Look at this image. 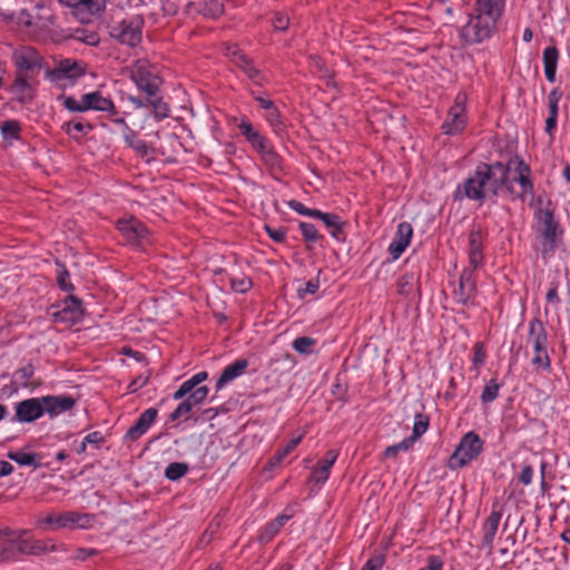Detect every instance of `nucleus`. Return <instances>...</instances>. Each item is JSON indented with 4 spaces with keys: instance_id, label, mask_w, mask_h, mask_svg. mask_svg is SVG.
I'll list each match as a JSON object with an SVG mask.
<instances>
[{
    "instance_id": "46",
    "label": "nucleus",
    "mask_w": 570,
    "mask_h": 570,
    "mask_svg": "<svg viewBox=\"0 0 570 570\" xmlns=\"http://www.w3.org/2000/svg\"><path fill=\"white\" fill-rule=\"evenodd\" d=\"M414 285V274L413 273H404L397 283V291L402 295H409Z\"/></svg>"
},
{
    "instance_id": "2",
    "label": "nucleus",
    "mask_w": 570,
    "mask_h": 570,
    "mask_svg": "<svg viewBox=\"0 0 570 570\" xmlns=\"http://www.w3.org/2000/svg\"><path fill=\"white\" fill-rule=\"evenodd\" d=\"M527 344L533 350L532 365L538 370L549 371L551 360L548 354V333L539 318H533L529 322Z\"/></svg>"
},
{
    "instance_id": "28",
    "label": "nucleus",
    "mask_w": 570,
    "mask_h": 570,
    "mask_svg": "<svg viewBox=\"0 0 570 570\" xmlns=\"http://www.w3.org/2000/svg\"><path fill=\"white\" fill-rule=\"evenodd\" d=\"M7 456L17 462L19 465H29L33 468H40V455L37 453H27L23 451H10Z\"/></svg>"
},
{
    "instance_id": "64",
    "label": "nucleus",
    "mask_w": 570,
    "mask_h": 570,
    "mask_svg": "<svg viewBox=\"0 0 570 570\" xmlns=\"http://www.w3.org/2000/svg\"><path fill=\"white\" fill-rule=\"evenodd\" d=\"M469 263L473 267V271L480 267L483 263L482 252L469 253Z\"/></svg>"
},
{
    "instance_id": "30",
    "label": "nucleus",
    "mask_w": 570,
    "mask_h": 570,
    "mask_svg": "<svg viewBox=\"0 0 570 570\" xmlns=\"http://www.w3.org/2000/svg\"><path fill=\"white\" fill-rule=\"evenodd\" d=\"M61 4L70 8H82L89 11L104 9L106 0H58Z\"/></svg>"
},
{
    "instance_id": "19",
    "label": "nucleus",
    "mask_w": 570,
    "mask_h": 570,
    "mask_svg": "<svg viewBox=\"0 0 570 570\" xmlns=\"http://www.w3.org/2000/svg\"><path fill=\"white\" fill-rule=\"evenodd\" d=\"M227 56L230 57L235 66L242 69L245 75L255 83H261L263 77L261 71L254 67L252 61L236 46L227 49Z\"/></svg>"
},
{
    "instance_id": "27",
    "label": "nucleus",
    "mask_w": 570,
    "mask_h": 570,
    "mask_svg": "<svg viewBox=\"0 0 570 570\" xmlns=\"http://www.w3.org/2000/svg\"><path fill=\"white\" fill-rule=\"evenodd\" d=\"M559 60V52L556 47H548L543 51L544 75L548 81L556 80L557 65Z\"/></svg>"
},
{
    "instance_id": "23",
    "label": "nucleus",
    "mask_w": 570,
    "mask_h": 570,
    "mask_svg": "<svg viewBox=\"0 0 570 570\" xmlns=\"http://www.w3.org/2000/svg\"><path fill=\"white\" fill-rule=\"evenodd\" d=\"M337 456L338 452L336 450L327 451L325 458L320 461L318 466L313 470L309 481L316 484H324L330 476L331 469Z\"/></svg>"
},
{
    "instance_id": "45",
    "label": "nucleus",
    "mask_w": 570,
    "mask_h": 570,
    "mask_svg": "<svg viewBox=\"0 0 570 570\" xmlns=\"http://www.w3.org/2000/svg\"><path fill=\"white\" fill-rule=\"evenodd\" d=\"M482 236L480 228H472L469 233V253L482 252Z\"/></svg>"
},
{
    "instance_id": "39",
    "label": "nucleus",
    "mask_w": 570,
    "mask_h": 570,
    "mask_svg": "<svg viewBox=\"0 0 570 570\" xmlns=\"http://www.w3.org/2000/svg\"><path fill=\"white\" fill-rule=\"evenodd\" d=\"M429 426V417L424 414H416L413 425V432L410 439H413L415 442L422 434L425 433Z\"/></svg>"
},
{
    "instance_id": "5",
    "label": "nucleus",
    "mask_w": 570,
    "mask_h": 570,
    "mask_svg": "<svg viewBox=\"0 0 570 570\" xmlns=\"http://www.w3.org/2000/svg\"><path fill=\"white\" fill-rule=\"evenodd\" d=\"M476 16L472 17L462 30V36L470 43H479L488 39L500 18V14L484 10H476Z\"/></svg>"
},
{
    "instance_id": "8",
    "label": "nucleus",
    "mask_w": 570,
    "mask_h": 570,
    "mask_svg": "<svg viewBox=\"0 0 570 570\" xmlns=\"http://www.w3.org/2000/svg\"><path fill=\"white\" fill-rule=\"evenodd\" d=\"M466 95L460 92L456 95L454 105L450 108L448 117L442 125L445 135H458L463 131L466 125L465 114Z\"/></svg>"
},
{
    "instance_id": "35",
    "label": "nucleus",
    "mask_w": 570,
    "mask_h": 570,
    "mask_svg": "<svg viewBox=\"0 0 570 570\" xmlns=\"http://www.w3.org/2000/svg\"><path fill=\"white\" fill-rule=\"evenodd\" d=\"M504 3L505 0H476V10H484L501 16Z\"/></svg>"
},
{
    "instance_id": "51",
    "label": "nucleus",
    "mask_w": 570,
    "mask_h": 570,
    "mask_svg": "<svg viewBox=\"0 0 570 570\" xmlns=\"http://www.w3.org/2000/svg\"><path fill=\"white\" fill-rule=\"evenodd\" d=\"M14 542H10V540L0 548V563L9 562L17 559V549L13 548Z\"/></svg>"
},
{
    "instance_id": "36",
    "label": "nucleus",
    "mask_w": 570,
    "mask_h": 570,
    "mask_svg": "<svg viewBox=\"0 0 570 570\" xmlns=\"http://www.w3.org/2000/svg\"><path fill=\"white\" fill-rule=\"evenodd\" d=\"M188 471L186 463L174 462L170 463L165 470V476L171 481L183 478Z\"/></svg>"
},
{
    "instance_id": "33",
    "label": "nucleus",
    "mask_w": 570,
    "mask_h": 570,
    "mask_svg": "<svg viewBox=\"0 0 570 570\" xmlns=\"http://www.w3.org/2000/svg\"><path fill=\"white\" fill-rule=\"evenodd\" d=\"M500 387L501 384L495 379L490 380L482 391L481 401L483 403H491L494 401L499 395Z\"/></svg>"
},
{
    "instance_id": "29",
    "label": "nucleus",
    "mask_w": 570,
    "mask_h": 570,
    "mask_svg": "<svg viewBox=\"0 0 570 570\" xmlns=\"http://www.w3.org/2000/svg\"><path fill=\"white\" fill-rule=\"evenodd\" d=\"M262 160L264 164L274 173L282 171V158L274 150V147L269 145L263 151L259 153Z\"/></svg>"
},
{
    "instance_id": "21",
    "label": "nucleus",
    "mask_w": 570,
    "mask_h": 570,
    "mask_svg": "<svg viewBox=\"0 0 570 570\" xmlns=\"http://www.w3.org/2000/svg\"><path fill=\"white\" fill-rule=\"evenodd\" d=\"M62 547V544L58 546L53 540H21L17 551L22 554L40 556L57 551Z\"/></svg>"
},
{
    "instance_id": "6",
    "label": "nucleus",
    "mask_w": 570,
    "mask_h": 570,
    "mask_svg": "<svg viewBox=\"0 0 570 570\" xmlns=\"http://www.w3.org/2000/svg\"><path fill=\"white\" fill-rule=\"evenodd\" d=\"M483 444V441L475 432L470 431L465 433L450 456L449 468L452 470L463 468L475 460L482 452Z\"/></svg>"
},
{
    "instance_id": "3",
    "label": "nucleus",
    "mask_w": 570,
    "mask_h": 570,
    "mask_svg": "<svg viewBox=\"0 0 570 570\" xmlns=\"http://www.w3.org/2000/svg\"><path fill=\"white\" fill-rule=\"evenodd\" d=\"M63 107L72 112H85L88 110L107 111L111 115H117L118 111L108 97L102 96L100 91H92L81 96L80 100L71 96H60Z\"/></svg>"
},
{
    "instance_id": "18",
    "label": "nucleus",
    "mask_w": 570,
    "mask_h": 570,
    "mask_svg": "<svg viewBox=\"0 0 570 570\" xmlns=\"http://www.w3.org/2000/svg\"><path fill=\"white\" fill-rule=\"evenodd\" d=\"M43 414L41 397L28 399L16 405V417L19 422H33Z\"/></svg>"
},
{
    "instance_id": "52",
    "label": "nucleus",
    "mask_w": 570,
    "mask_h": 570,
    "mask_svg": "<svg viewBox=\"0 0 570 570\" xmlns=\"http://www.w3.org/2000/svg\"><path fill=\"white\" fill-rule=\"evenodd\" d=\"M197 387H199L193 380L191 377L188 379L187 381H185L180 386L179 389L174 393L173 397L175 400H181L184 399L187 394H190L191 392H194Z\"/></svg>"
},
{
    "instance_id": "57",
    "label": "nucleus",
    "mask_w": 570,
    "mask_h": 570,
    "mask_svg": "<svg viewBox=\"0 0 570 570\" xmlns=\"http://www.w3.org/2000/svg\"><path fill=\"white\" fill-rule=\"evenodd\" d=\"M265 230L274 242L283 243L285 240L286 232L283 227L273 228L269 225H265Z\"/></svg>"
},
{
    "instance_id": "53",
    "label": "nucleus",
    "mask_w": 570,
    "mask_h": 570,
    "mask_svg": "<svg viewBox=\"0 0 570 570\" xmlns=\"http://www.w3.org/2000/svg\"><path fill=\"white\" fill-rule=\"evenodd\" d=\"M232 288L237 293H246L252 287V279L249 277H235L230 281Z\"/></svg>"
},
{
    "instance_id": "16",
    "label": "nucleus",
    "mask_w": 570,
    "mask_h": 570,
    "mask_svg": "<svg viewBox=\"0 0 570 570\" xmlns=\"http://www.w3.org/2000/svg\"><path fill=\"white\" fill-rule=\"evenodd\" d=\"M413 228L411 224L403 222L399 224L396 234L389 246V253L392 258L397 259L411 243Z\"/></svg>"
},
{
    "instance_id": "26",
    "label": "nucleus",
    "mask_w": 570,
    "mask_h": 570,
    "mask_svg": "<svg viewBox=\"0 0 570 570\" xmlns=\"http://www.w3.org/2000/svg\"><path fill=\"white\" fill-rule=\"evenodd\" d=\"M316 218L322 219L324 225L330 229L332 237L337 240H343V222L336 214L318 212Z\"/></svg>"
},
{
    "instance_id": "56",
    "label": "nucleus",
    "mask_w": 570,
    "mask_h": 570,
    "mask_svg": "<svg viewBox=\"0 0 570 570\" xmlns=\"http://www.w3.org/2000/svg\"><path fill=\"white\" fill-rule=\"evenodd\" d=\"M385 558L382 554L370 558L361 570H379L383 567Z\"/></svg>"
},
{
    "instance_id": "37",
    "label": "nucleus",
    "mask_w": 570,
    "mask_h": 570,
    "mask_svg": "<svg viewBox=\"0 0 570 570\" xmlns=\"http://www.w3.org/2000/svg\"><path fill=\"white\" fill-rule=\"evenodd\" d=\"M302 439L303 434L292 439L283 449L277 450L273 456L274 463H281L292 451H294V449L301 443Z\"/></svg>"
},
{
    "instance_id": "7",
    "label": "nucleus",
    "mask_w": 570,
    "mask_h": 570,
    "mask_svg": "<svg viewBox=\"0 0 570 570\" xmlns=\"http://www.w3.org/2000/svg\"><path fill=\"white\" fill-rule=\"evenodd\" d=\"M95 523V515L90 513H80L67 511L60 514H49L37 521L38 528L53 525L58 529H91Z\"/></svg>"
},
{
    "instance_id": "9",
    "label": "nucleus",
    "mask_w": 570,
    "mask_h": 570,
    "mask_svg": "<svg viewBox=\"0 0 570 570\" xmlns=\"http://www.w3.org/2000/svg\"><path fill=\"white\" fill-rule=\"evenodd\" d=\"M117 227L126 240L132 245L144 246L149 243L148 229L135 217L119 219Z\"/></svg>"
},
{
    "instance_id": "11",
    "label": "nucleus",
    "mask_w": 570,
    "mask_h": 570,
    "mask_svg": "<svg viewBox=\"0 0 570 570\" xmlns=\"http://www.w3.org/2000/svg\"><path fill=\"white\" fill-rule=\"evenodd\" d=\"M110 36L119 42L135 47L141 39L140 22L122 20L110 27Z\"/></svg>"
},
{
    "instance_id": "48",
    "label": "nucleus",
    "mask_w": 570,
    "mask_h": 570,
    "mask_svg": "<svg viewBox=\"0 0 570 570\" xmlns=\"http://www.w3.org/2000/svg\"><path fill=\"white\" fill-rule=\"evenodd\" d=\"M65 127H66V132L68 135L72 136L75 139H79L80 137L73 135V131L83 134V132H86V130L89 131L92 129V126L90 124H85L82 121L67 122L65 125Z\"/></svg>"
},
{
    "instance_id": "40",
    "label": "nucleus",
    "mask_w": 570,
    "mask_h": 570,
    "mask_svg": "<svg viewBox=\"0 0 570 570\" xmlns=\"http://www.w3.org/2000/svg\"><path fill=\"white\" fill-rule=\"evenodd\" d=\"M413 439H404L403 441L396 443V444H393V445H390L387 446L384 452H383V455L384 458H395L401 451H407L412 445H413Z\"/></svg>"
},
{
    "instance_id": "25",
    "label": "nucleus",
    "mask_w": 570,
    "mask_h": 570,
    "mask_svg": "<svg viewBox=\"0 0 570 570\" xmlns=\"http://www.w3.org/2000/svg\"><path fill=\"white\" fill-rule=\"evenodd\" d=\"M248 367V361L238 358L234 363L227 365L216 382V389H223L227 383L240 376Z\"/></svg>"
},
{
    "instance_id": "41",
    "label": "nucleus",
    "mask_w": 570,
    "mask_h": 570,
    "mask_svg": "<svg viewBox=\"0 0 570 570\" xmlns=\"http://www.w3.org/2000/svg\"><path fill=\"white\" fill-rule=\"evenodd\" d=\"M57 266H58V269H57V282H58L59 287L62 291H67V292L72 291L73 286H72V284L70 282L69 272L61 264H58Z\"/></svg>"
},
{
    "instance_id": "17",
    "label": "nucleus",
    "mask_w": 570,
    "mask_h": 570,
    "mask_svg": "<svg viewBox=\"0 0 570 570\" xmlns=\"http://www.w3.org/2000/svg\"><path fill=\"white\" fill-rule=\"evenodd\" d=\"M43 413L50 416H57L63 412L71 410L76 400L69 395H48L41 397Z\"/></svg>"
},
{
    "instance_id": "38",
    "label": "nucleus",
    "mask_w": 570,
    "mask_h": 570,
    "mask_svg": "<svg viewBox=\"0 0 570 570\" xmlns=\"http://www.w3.org/2000/svg\"><path fill=\"white\" fill-rule=\"evenodd\" d=\"M147 102L154 108V115L157 119H164L168 116L169 108L167 104L158 98L157 95L155 97H147Z\"/></svg>"
},
{
    "instance_id": "43",
    "label": "nucleus",
    "mask_w": 570,
    "mask_h": 570,
    "mask_svg": "<svg viewBox=\"0 0 570 570\" xmlns=\"http://www.w3.org/2000/svg\"><path fill=\"white\" fill-rule=\"evenodd\" d=\"M298 228L306 242L316 243L321 238L316 227L311 223L303 222L299 224Z\"/></svg>"
},
{
    "instance_id": "42",
    "label": "nucleus",
    "mask_w": 570,
    "mask_h": 570,
    "mask_svg": "<svg viewBox=\"0 0 570 570\" xmlns=\"http://www.w3.org/2000/svg\"><path fill=\"white\" fill-rule=\"evenodd\" d=\"M266 119L276 134H281L284 131L285 125L281 120V115L276 107L272 108L266 112Z\"/></svg>"
},
{
    "instance_id": "4",
    "label": "nucleus",
    "mask_w": 570,
    "mask_h": 570,
    "mask_svg": "<svg viewBox=\"0 0 570 570\" xmlns=\"http://www.w3.org/2000/svg\"><path fill=\"white\" fill-rule=\"evenodd\" d=\"M129 77L147 97H155L161 83L158 68L146 59H139L129 67Z\"/></svg>"
},
{
    "instance_id": "61",
    "label": "nucleus",
    "mask_w": 570,
    "mask_h": 570,
    "mask_svg": "<svg viewBox=\"0 0 570 570\" xmlns=\"http://www.w3.org/2000/svg\"><path fill=\"white\" fill-rule=\"evenodd\" d=\"M97 553L98 551L96 549L78 548L73 558L76 560L83 561L89 557L96 556Z\"/></svg>"
},
{
    "instance_id": "1",
    "label": "nucleus",
    "mask_w": 570,
    "mask_h": 570,
    "mask_svg": "<svg viewBox=\"0 0 570 570\" xmlns=\"http://www.w3.org/2000/svg\"><path fill=\"white\" fill-rule=\"evenodd\" d=\"M515 174L511 177L510 167L500 161L480 163L474 171L456 187L454 199L461 200L465 197L483 203L487 195L498 196L502 189H505L512 199L524 200L528 194H533L530 167L523 160H519Z\"/></svg>"
},
{
    "instance_id": "22",
    "label": "nucleus",
    "mask_w": 570,
    "mask_h": 570,
    "mask_svg": "<svg viewBox=\"0 0 570 570\" xmlns=\"http://www.w3.org/2000/svg\"><path fill=\"white\" fill-rule=\"evenodd\" d=\"M157 415L158 411L155 407H149L144 411L136 423L127 431L126 439L136 441L141 438L155 422Z\"/></svg>"
},
{
    "instance_id": "12",
    "label": "nucleus",
    "mask_w": 570,
    "mask_h": 570,
    "mask_svg": "<svg viewBox=\"0 0 570 570\" xmlns=\"http://www.w3.org/2000/svg\"><path fill=\"white\" fill-rule=\"evenodd\" d=\"M12 61L17 68L16 75L32 76L41 66V56L36 49L26 47L13 52Z\"/></svg>"
},
{
    "instance_id": "13",
    "label": "nucleus",
    "mask_w": 570,
    "mask_h": 570,
    "mask_svg": "<svg viewBox=\"0 0 570 570\" xmlns=\"http://www.w3.org/2000/svg\"><path fill=\"white\" fill-rule=\"evenodd\" d=\"M37 81L33 76L14 75L9 91L20 104H30L36 96Z\"/></svg>"
},
{
    "instance_id": "58",
    "label": "nucleus",
    "mask_w": 570,
    "mask_h": 570,
    "mask_svg": "<svg viewBox=\"0 0 570 570\" xmlns=\"http://www.w3.org/2000/svg\"><path fill=\"white\" fill-rule=\"evenodd\" d=\"M320 288V281L318 278L309 279L305 283V286L303 288L298 289V295L301 297H304L305 294H315Z\"/></svg>"
},
{
    "instance_id": "54",
    "label": "nucleus",
    "mask_w": 570,
    "mask_h": 570,
    "mask_svg": "<svg viewBox=\"0 0 570 570\" xmlns=\"http://www.w3.org/2000/svg\"><path fill=\"white\" fill-rule=\"evenodd\" d=\"M238 128H239L242 135H244L246 137L248 142L252 141L257 135L261 134L257 129L254 128V126L247 119H242V121L238 125Z\"/></svg>"
},
{
    "instance_id": "62",
    "label": "nucleus",
    "mask_w": 570,
    "mask_h": 570,
    "mask_svg": "<svg viewBox=\"0 0 570 570\" xmlns=\"http://www.w3.org/2000/svg\"><path fill=\"white\" fill-rule=\"evenodd\" d=\"M547 301H548V303H551V304H554V305L560 303L559 295H558V284L557 283H551L550 284V289L547 293Z\"/></svg>"
},
{
    "instance_id": "10",
    "label": "nucleus",
    "mask_w": 570,
    "mask_h": 570,
    "mask_svg": "<svg viewBox=\"0 0 570 570\" xmlns=\"http://www.w3.org/2000/svg\"><path fill=\"white\" fill-rule=\"evenodd\" d=\"M85 73L83 63L72 59L60 60L57 66L48 71L51 81L65 86V81L73 82Z\"/></svg>"
},
{
    "instance_id": "50",
    "label": "nucleus",
    "mask_w": 570,
    "mask_h": 570,
    "mask_svg": "<svg viewBox=\"0 0 570 570\" xmlns=\"http://www.w3.org/2000/svg\"><path fill=\"white\" fill-rule=\"evenodd\" d=\"M208 387L203 385V386H199L197 387L194 392H191L190 394H187L186 399L190 401V403L196 406V405H199L200 403H203L207 395H208Z\"/></svg>"
},
{
    "instance_id": "31",
    "label": "nucleus",
    "mask_w": 570,
    "mask_h": 570,
    "mask_svg": "<svg viewBox=\"0 0 570 570\" xmlns=\"http://www.w3.org/2000/svg\"><path fill=\"white\" fill-rule=\"evenodd\" d=\"M21 126L17 120H7L1 125V134L6 140H18Z\"/></svg>"
},
{
    "instance_id": "47",
    "label": "nucleus",
    "mask_w": 570,
    "mask_h": 570,
    "mask_svg": "<svg viewBox=\"0 0 570 570\" xmlns=\"http://www.w3.org/2000/svg\"><path fill=\"white\" fill-rule=\"evenodd\" d=\"M194 407L195 406L190 403V401L185 399L170 414V420L176 421L181 417L187 419L188 414L191 412Z\"/></svg>"
},
{
    "instance_id": "24",
    "label": "nucleus",
    "mask_w": 570,
    "mask_h": 570,
    "mask_svg": "<svg viewBox=\"0 0 570 570\" xmlns=\"http://www.w3.org/2000/svg\"><path fill=\"white\" fill-rule=\"evenodd\" d=\"M501 512L492 510L482 525V543L489 548V550H491L493 547V541L499 528Z\"/></svg>"
},
{
    "instance_id": "34",
    "label": "nucleus",
    "mask_w": 570,
    "mask_h": 570,
    "mask_svg": "<svg viewBox=\"0 0 570 570\" xmlns=\"http://www.w3.org/2000/svg\"><path fill=\"white\" fill-rule=\"evenodd\" d=\"M293 348L301 354H311L316 345V340L309 336H301L294 340Z\"/></svg>"
},
{
    "instance_id": "55",
    "label": "nucleus",
    "mask_w": 570,
    "mask_h": 570,
    "mask_svg": "<svg viewBox=\"0 0 570 570\" xmlns=\"http://www.w3.org/2000/svg\"><path fill=\"white\" fill-rule=\"evenodd\" d=\"M288 206L291 209H293L294 212H296L301 215L315 217V218H316V214H318V212H320L318 209H309L303 203L295 200V199L289 200Z\"/></svg>"
},
{
    "instance_id": "63",
    "label": "nucleus",
    "mask_w": 570,
    "mask_h": 570,
    "mask_svg": "<svg viewBox=\"0 0 570 570\" xmlns=\"http://www.w3.org/2000/svg\"><path fill=\"white\" fill-rule=\"evenodd\" d=\"M83 440L87 442V444L98 445L104 442L105 438L101 432L95 431L87 434Z\"/></svg>"
},
{
    "instance_id": "60",
    "label": "nucleus",
    "mask_w": 570,
    "mask_h": 570,
    "mask_svg": "<svg viewBox=\"0 0 570 570\" xmlns=\"http://www.w3.org/2000/svg\"><path fill=\"white\" fill-rule=\"evenodd\" d=\"M533 469L531 465H524L521 470L519 480L522 484L529 485L532 482Z\"/></svg>"
},
{
    "instance_id": "14",
    "label": "nucleus",
    "mask_w": 570,
    "mask_h": 570,
    "mask_svg": "<svg viewBox=\"0 0 570 570\" xmlns=\"http://www.w3.org/2000/svg\"><path fill=\"white\" fill-rule=\"evenodd\" d=\"M81 301L76 296H69L63 306L53 314L55 321L66 325H73L82 318Z\"/></svg>"
},
{
    "instance_id": "49",
    "label": "nucleus",
    "mask_w": 570,
    "mask_h": 570,
    "mask_svg": "<svg viewBox=\"0 0 570 570\" xmlns=\"http://www.w3.org/2000/svg\"><path fill=\"white\" fill-rule=\"evenodd\" d=\"M485 357H487V354H485L483 344L478 342L473 346V358H472L473 367L475 368V371H479V368L484 364Z\"/></svg>"
},
{
    "instance_id": "59",
    "label": "nucleus",
    "mask_w": 570,
    "mask_h": 570,
    "mask_svg": "<svg viewBox=\"0 0 570 570\" xmlns=\"http://www.w3.org/2000/svg\"><path fill=\"white\" fill-rule=\"evenodd\" d=\"M249 144L258 153L263 151L265 148H267L271 145L268 139L261 134L257 135L252 141H249Z\"/></svg>"
},
{
    "instance_id": "15",
    "label": "nucleus",
    "mask_w": 570,
    "mask_h": 570,
    "mask_svg": "<svg viewBox=\"0 0 570 570\" xmlns=\"http://www.w3.org/2000/svg\"><path fill=\"white\" fill-rule=\"evenodd\" d=\"M539 218L542 227L540 234L544 238V252H553L557 247L558 225L553 219V214L550 210H540Z\"/></svg>"
},
{
    "instance_id": "20",
    "label": "nucleus",
    "mask_w": 570,
    "mask_h": 570,
    "mask_svg": "<svg viewBox=\"0 0 570 570\" xmlns=\"http://www.w3.org/2000/svg\"><path fill=\"white\" fill-rule=\"evenodd\" d=\"M476 286L473 269L465 268L459 279V287L454 291L458 302L466 305L475 295Z\"/></svg>"
},
{
    "instance_id": "44",
    "label": "nucleus",
    "mask_w": 570,
    "mask_h": 570,
    "mask_svg": "<svg viewBox=\"0 0 570 570\" xmlns=\"http://www.w3.org/2000/svg\"><path fill=\"white\" fill-rule=\"evenodd\" d=\"M279 522H274L273 520L267 523L259 533V541L266 543L271 541L278 532H279Z\"/></svg>"
},
{
    "instance_id": "32",
    "label": "nucleus",
    "mask_w": 570,
    "mask_h": 570,
    "mask_svg": "<svg viewBox=\"0 0 570 570\" xmlns=\"http://www.w3.org/2000/svg\"><path fill=\"white\" fill-rule=\"evenodd\" d=\"M126 141L142 157H148L154 151L153 147H150L145 140L137 138L135 134L126 136Z\"/></svg>"
}]
</instances>
